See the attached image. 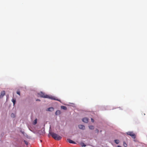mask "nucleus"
<instances>
[{
	"label": "nucleus",
	"mask_w": 147,
	"mask_h": 147,
	"mask_svg": "<svg viewBox=\"0 0 147 147\" xmlns=\"http://www.w3.org/2000/svg\"><path fill=\"white\" fill-rule=\"evenodd\" d=\"M38 94L40 96L43 98H48L51 99L52 100H55L60 101L59 100L57 99H56V97L54 96H49L48 95H45V93L42 92H41L40 93H38Z\"/></svg>",
	"instance_id": "obj_1"
},
{
	"label": "nucleus",
	"mask_w": 147,
	"mask_h": 147,
	"mask_svg": "<svg viewBox=\"0 0 147 147\" xmlns=\"http://www.w3.org/2000/svg\"><path fill=\"white\" fill-rule=\"evenodd\" d=\"M49 134L55 140H59L62 138V137L61 136L54 132H51L49 133Z\"/></svg>",
	"instance_id": "obj_2"
},
{
	"label": "nucleus",
	"mask_w": 147,
	"mask_h": 147,
	"mask_svg": "<svg viewBox=\"0 0 147 147\" xmlns=\"http://www.w3.org/2000/svg\"><path fill=\"white\" fill-rule=\"evenodd\" d=\"M127 135H129L133 139H135L136 138V135L132 131H128L126 133Z\"/></svg>",
	"instance_id": "obj_3"
},
{
	"label": "nucleus",
	"mask_w": 147,
	"mask_h": 147,
	"mask_svg": "<svg viewBox=\"0 0 147 147\" xmlns=\"http://www.w3.org/2000/svg\"><path fill=\"white\" fill-rule=\"evenodd\" d=\"M5 94V92L4 91H3L1 92V95L0 96V98H2L3 96H4Z\"/></svg>",
	"instance_id": "obj_4"
},
{
	"label": "nucleus",
	"mask_w": 147,
	"mask_h": 147,
	"mask_svg": "<svg viewBox=\"0 0 147 147\" xmlns=\"http://www.w3.org/2000/svg\"><path fill=\"white\" fill-rule=\"evenodd\" d=\"M82 121L84 122L87 123L88 121V119L87 118H84L82 119Z\"/></svg>",
	"instance_id": "obj_5"
},
{
	"label": "nucleus",
	"mask_w": 147,
	"mask_h": 147,
	"mask_svg": "<svg viewBox=\"0 0 147 147\" xmlns=\"http://www.w3.org/2000/svg\"><path fill=\"white\" fill-rule=\"evenodd\" d=\"M79 127L80 129H84L85 127L84 126L82 125H79Z\"/></svg>",
	"instance_id": "obj_6"
},
{
	"label": "nucleus",
	"mask_w": 147,
	"mask_h": 147,
	"mask_svg": "<svg viewBox=\"0 0 147 147\" xmlns=\"http://www.w3.org/2000/svg\"><path fill=\"white\" fill-rule=\"evenodd\" d=\"M54 110V108L52 107H50L47 109V111H52Z\"/></svg>",
	"instance_id": "obj_7"
},
{
	"label": "nucleus",
	"mask_w": 147,
	"mask_h": 147,
	"mask_svg": "<svg viewBox=\"0 0 147 147\" xmlns=\"http://www.w3.org/2000/svg\"><path fill=\"white\" fill-rule=\"evenodd\" d=\"M68 141L70 143H72V144H76V143L74 142V141L70 140L69 139H67Z\"/></svg>",
	"instance_id": "obj_8"
},
{
	"label": "nucleus",
	"mask_w": 147,
	"mask_h": 147,
	"mask_svg": "<svg viewBox=\"0 0 147 147\" xmlns=\"http://www.w3.org/2000/svg\"><path fill=\"white\" fill-rule=\"evenodd\" d=\"M61 111L59 110H57L55 112V114L56 115H59L61 113Z\"/></svg>",
	"instance_id": "obj_9"
},
{
	"label": "nucleus",
	"mask_w": 147,
	"mask_h": 147,
	"mask_svg": "<svg viewBox=\"0 0 147 147\" xmlns=\"http://www.w3.org/2000/svg\"><path fill=\"white\" fill-rule=\"evenodd\" d=\"M89 129H94V127L93 125H90L89 126Z\"/></svg>",
	"instance_id": "obj_10"
},
{
	"label": "nucleus",
	"mask_w": 147,
	"mask_h": 147,
	"mask_svg": "<svg viewBox=\"0 0 147 147\" xmlns=\"http://www.w3.org/2000/svg\"><path fill=\"white\" fill-rule=\"evenodd\" d=\"M61 109L65 110H66L67 109V107L65 106H61Z\"/></svg>",
	"instance_id": "obj_11"
},
{
	"label": "nucleus",
	"mask_w": 147,
	"mask_h": 147,
	"mask_svg": "<svg viewBox=\"0 0 147 147\" xmlns=\"http://www.w3.org/2000/svg\"><path fill=\"white\" fill-rule=\"evenodd\" d=\"M37 119H35V120L33 122V124L34 125H36L37 123Z\"/></svg>",
	"instance_id": "obj_12"
},
{
	"label": "nucleus",
	"mask_w": 147,
	"mask_h": 147,
	"mask_svg": "<svg viewBox=\"0 0 147 147\" xmlns=\"http://www.w3.org/2000/svg\"><path fill=\"white\" fill-rule=\"evenodd\" d=\"M115 142L117 144H118L119 142V140H115Z\"/></svg>",
	"instance_id": "obj_13"
},
{
	"label": "nucleus",
	"mask_w": 147,
	"mask_h": 147,
	"mask_svg": "<svg viewBox=\"0 0 147 147\" xmlns=\"http://www.w3.org/2000/svg\"><path fill=\"white\" fill-rule=\"evenodd\" d=\"M12 101L13 103V105H14L16 103V99L13 98L12 99Z\"/></svg>",
	"instance_id": "obj_14"
},
{
	"label": "nucleus",
	"mask_w": 147,
	"mask_h": 147,
	"mask_svg": "<svg viewBox=\"0 0 147 147\" xmlns=\"http://www.w3.org/2000/svg\"><path fill=\"white\" fill-rule=\"evenodd\" d=\"M11 116L12 117H14L15 116L14 114L12 113L11 115Z\"/></svg>",
	"instance_id": "obj_15"
},
{
	"label": "nucleus",
	"mask_w": 147,
	"mask_h": 147,
	"mask_svg": "<svg viewBox=\"0 0 147 147\" xmlns=\"http://www.w3.org/2000/svg\"><path fill=\"white\" fill-rule=\"evenodd\" d=\"M123 145L125 147H126L127 146V144H126V143L125 142H123Z\"/></svg>",
	"instance_id": "obj_16"
},
{
	"label": "nucleus",
	"mask_w": 147,
	"mask_h": 147,
	"mask_svg": "<svg viewBox=\"0 0 147 147\" xmlns=\"http://www.w3.org/2000/svg\"><path fill=\"white\" fill-rule=\"evenodd\" d=\"M17 93L19 95H20V92L19 91H18L17 92Z\"/></svg>",
	"instance_id": "obj_17"
},
{
	"label": "nucleus",
	"mask_w": 147,
	"mask_h": 147,
	"mask_svg": "<svg viewBox=\"0 0 147 147\" xmlns=\"http://www.w3.org/2000/svg\"><path fill=\"white\" fill-rule=\"evenodd\" d=\"M24 142H25V143L26 144V145H28V143L25 140H24Z\"/></svg>",
	"instance_id": "obj_18"
},
{
	"label": "nucleus",
	"mask_w": 147,
	"mask_h": 147,
	"mask_svg": "<svg viewBox=\"0 0 147 147\" xmlns=\"http://www.w3.org/2000/svg\"><path fill=\"white\" fill-rule=\"evenodd\" d=\"M91 121H92V122H94V120L93 119L91 118Z\"/></svg>",
	"instance_id": "obj_19"
},
{
	"label": "nucleus",
	"mask_w": 147,
	"mask_h": 147,
	"mask_svg": "<svg viewBox=\"0 0 147 147\" xmlns=\"http://www.w3.org/2000/svg\"><path fill=\"white\" fill-rule=\"evenodd\" d=\"M83 145H82V146H86V145L84 144V143H83Z\"/></svg>",
	"instance_id": "obj_20"
},
{
	"label": "nucleus",
	"mask_w": 147,
	"mask_h": 147,
	"mask_svg": "<svg viewBox=\"0 0 147 147\" xmlns=\"http://www.w3.org/2000/svg\"><path fill=\"white\" fill-rule=\"evenodd\" d=\"M36 101H40V100L39 99H37L36 100Z\"/></svg>",
	"instance_id": "obj_21"
},
{
	"label": "nucleus",
	"mask_w": 147,
	"mask_h": 147,
	"mask_svg": "<svg viewBox=\"0 0 147 147\" xmlns=\"http://www.w3.org/2000/svg\"><path fill=\"white\" fill-rule=\"evenodd\" d=\"M96 131L98 133V132H99V131H98V129H96Z\"/></svg>",
	"instance_id": "obj_22"
},
{
	"label": "nucleus",
	"mask_w": 147,
	"mask_h": 147,
	"mask_svg": "<svg viewBox=\"0 0 147 147\" xmlns=\"http://www.w3.org/2000/svg\"><path fill=\"white\" fill-rule=\"evenodd\" d=\"M117 147H121V146H117Z\"/></svg>",
	"instance_id": "obj_23"
}]
</instances>
